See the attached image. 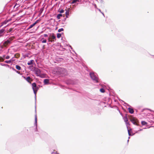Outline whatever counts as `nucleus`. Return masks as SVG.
<instances>
[{
    "label": "nucleus",
    "mask_w": 154,
    "mask_h": 154,
    "mask_svg": "<svg viewBox=\"0 0 154 154\" xmlns=\"http://www.w3.org/2000/svg\"><path fill=\"white\" fill-rule=\"evenodd\" d=\"M31 70L34 72L36 76L41 78H45L46 75L45 74L42 73L41 70L37 68H30Z\"/></svg>",
    "instance_id": "obj_1"
},
{
    "label": "nucleus",
    "mask_w": 154,
    "mask_h": 154,
    "mask_svg": "<svg viewBox=\"0 0 154 154\" xmlns=\"http://www.w3.org/2000/svg\"><path fill=\"white\" fill-rule=\"evenodd\" d=\"M32 88L33 91L35 95V98L36 99V94L37 91L38 89V88L37 86L36 83L35 82L33 83L32 84Z\"/></svg>",
    "instance_id": "obj_2"
},
{
    "label": "nucleus",
    "mask_w": 154,
    "mask_h": 154,
    "mask_svg": "<svg viewBox=\"0 0 154 154\" xmlns=\"http://www.w3.org/2000/svg\"><path fill=\"white\" fill-rule=\"evenodd\" d=\"M90 75L91 79L96 82H99L98 78L96 76L94 72H90Z\"/></svg>",
    "instance_id": "obj_3"
},
{
    "label": "nucleus",
    "mask_w": 154,
    "mask_h": 154,
    "mask_svg": "<svg viewBox=\"0 0 154 154\" xmlns=\"http://www.w3.org/2000/svg\"><path fill=\"white\" fill-rule=\"evenodd\" d=\"M57 72L60 73V74L63 75H66L67 73L66 70L64 68L58 67L57 69Z\"/></svg>",
    "instance_id": "obj_4"
},
{
    "label": "nucleus",
    "mask_w": 154,
    "mask_h": 154,
    "mask_svg": "<svg viewBox=\"0 0 154 154\" xmlns=\"http://www.w3.org/2000/svg\"><path fill=\"white\" fill-rule=\"evenodd\" d=\"M130 120L134 125L137 126L139 125L138 121L135 117L131 116L130 118Z\"/></svg>",
    "instance_id": "obj_5"
},
{
    "label": "nucleus",
    "mask_w": 154,
    "mask_h": 154,
    "mask_svg": "<svg viewBox=\"0 0 154 154\" xmlns=\"http://www.w3.org/2000/svg\"><path fill=\"white\" fill-rule=\"evenodd\" d=\"M49 37L51 40H53L55 42L56 40V37L53 33L50 34Z\"/></svg>",
    "instance_id": "obj_6"
},
{
    "label": "nucleus",
    "mask_w": 154,
    "mask_h": 154,
    "mask_svg": "<svg viewBox=\"0 0 154 154\" xmlns=\"http://www.w3.org/2000/svg\"><path fill=\"white\" fill-rule=\"evenodd\" d=\"M5 31L4 29L0 30V37L3 36Z\"/></svg>",
    "instance_id": "obj_7"
},
{
    "label": "nucleus",
    "mask_w": 154,
    "mask_h": 154,
    "mask_svg": "<svg viewBox=\"0 0 154 154\" xmlns=\"http://www.w3.org/2000/svg\"><path fill=\"white\" fill-rule=\"evenodd\" d=\"M55 59V60H53L54 61V63H58L60 62L63 60V58H54Z\"/></svg>",
    "instance_id": "obj_8"
},
{
    "label": "nucleus",
    "mask_w": 154,
    "mask_h": 154,
    "mask_svg": "<svg viewBox=\"0 0 154 154\" xmlns=\"http://www.w3.org/2000/svg\"><path fill=\"white\" fill-rule=\"evenodd\" d=\"M35 125L36 126V129H35V131H37V115L36 114L35 115Z\"/></svg>",
    "instance_id": "obj_9"
},
{
    "label": "nucleus",
    "mask_w": 154,
    "mask_h": 154,
    "mask_svg": "<svg viewBox=\"0 0 154 154\" xmlns=\"http://www.w3.org/2000/svg\"><path fill=\"white\" fill-rule=\"evenodd\" d=\"M38 20L36 21L33 24H31L30 25L29 27L27 29V30H29V29L32 28L33 26H34L38 22Z\"/></svg>",
    "instance_id": "obj_10"
},
{
    "label": "nucleus",
    "mask_w": 154,
    "mask_h": 154,
    "mask_svg": "<svg viewBox=\"0 0 154 154\" xmlns=\"http://www.w3.org/2000/svg\"><path fill=\"white\" fill-rule=\"evenodd\" d=\"M49 80L47 79H45L44 80V82L45 85H48L49 84Z\"/></svg>",
    "instance_id": "obj_11"
},
{
    "label": "nucleus",
    "mask_w": 154,
    "mask_h": 154,
    "mask_svg": "<svg viewBox=\"0 0 154 154\" xmlns=\"http://www.w3.org/2000/svg\"><path fill=\"white\" fill-rule=\"evenodd\" d=\"M14 60L11 59L10 60H5L4 61V62L8 63H12V62Z\"/></svg>",
    "instance_id": "obj_12"
},
{
    "label": "nucleus",
    "mask_w": 154,
    "mask_h": 154,
    "mask_svg": "<svg viewBox=\"0 0 154 154\" xmlns=\"http://www.w3.org/2000/svg\"><path fill=\"white\" fill-rule=\"evenodd\" d=\"M10 43H11V41L8 39V40H7L6 41H5L4 42V45H8V44H10Z\"/></svg>",
    "instance_id": "obj_13"
},
{
    "label": "nucleus",
    "mask_w": 154,
    "mask_h": 154,
    "mask_svg": "<svg viewBox=\"0 0 154 154\" xmlns=\"http://www.w3.org/2000/svg\"><path fill=\"white\" fill-rule=\"evenodd\" d=\"M128 109L129 112L130 113H131V114H132L134 113V111L133 109L130 108H128Z\"/></svg>",
    "instance_id": "obj_14"
},
{
    "label": "nucleus",
    "mask_w": 154,
    "mask_h": 154,
    "mask_svg": "<svg viewBox=\"0 0 154 154\" xmlns=\"http://www.w3.org/2000/svg\"><path fill=\"white\" fill-rule=\"evenodd\" d=\"M41 41L43 43H46L47 42V40L44 38H41Z\"/></svg>",
    "instance_id": "obj_15"
},
{
    "label": "nucleus",
    "mask_w": 154,
    "mask_h": 154,
    "mask_svg": "<svg viewBox=\"0 0 154 154\" xmlns=\"http://www.w3.org/2000/svg\"><path fill=\"white\" fill-rule=\"evenodd\" d=\"M24 78L26 79V80L29 82L30 83V82L29 81L31 79V78L30 77L28 76L27 77V78H26L25 77H24Z\"/></svg>",
    "instance_id": "obj_16"
},
{
    "label": "nucleus",
    "mask_w": 154,
    "mask_h": 154,
    "mask_svg": "<svg viewBox=\"0 0 154 154\" xmlns=\"http://www.w3.org/2000/svg\"><path fill=\"white\" fill-rule=\"evenodd\" d=\"M65 14H66V18H68V16L69 15V10L66 11V12Z\"/></svg>",
    "instance_id": "obj_17"
},
{
    "label": "nucleus",
    "mask_w": 154,
    "mask_h": 154,
    "mask_svg": "<svg viewBox=\"0 0 154 154\" xmlns=\"http://www.w3.org/2000/svg\"><path fill=\"white\" fill-rule=\"evenodd\" d=\"M62 16V15L61 14H58L57 17V18L58 19H60V17Z\"/></svg>",
    "instance_id": "obj_18"
},
{
    "label": "nucleus",
    "mask_w": 154,
    "mask_h": 154,
    "mask_svg": "<svg viewBox=\"0 0 154 154\" xmlns=\"http://www.w3.org/2000/svg\"><path fill=\"white\" fill-rule=\"evenodd\" d=\"M79 0H72V2H71V4H73L77 2H79Z\"/></svg>",
    "instance_id": "obj_19"
},
{
    "label": "nucleus",
    "mask_w": 154,
    "mask_h": 154,
    "mask_svg": "<svg viewBox=\"0 0 154 154\" xmlns=\"http://www.w3.org/2000/svg\"><path fill=\"white\" fill-rule=\"evenodd\" d=\"M34 62V60H31L29 61L28 63L27 64L28 65H30L32 64V63L33 62Z\"/></svg>",
    "instance_id": "obj_20"
},
{
    "label": "nucleus",
    "mask_w": 154,
    "mask_h": 154,
    "mask_svg": "<svg viewBox=\"0 0 154 154\" xmlns=\"http://www.w3.org/2000/svg\"><path fill=\"white\" fill-rule=\"evenodd\" d=\"M48 40L49 42L52 43L54 42V41L53 40H51V39L49 37L48 39Z\"/></svg>",
    "instance_id": "obj_21"
},
{
    "label": "nucleus",
    "mask_w": 154,
    "mask_h": 154,
    "mask_svg": "<svg viewBox=\"0 0 154 154\" xmlns=\"http://www.w3.org/2000/svg\"><path fill=\"white\" fill-rule=\"evenodd\" d=\"M141 124L143 125H145L147 124V123L146 122L144 121H142L141 122Z\"/></svg>",
    "instance_id": "obj_22"
},
{
    "label": "nucleus",
    "mask_w": 154,
    "mask_h": 154,
    "mask_svg": "<svg viewBox=\"0 0 154 154\" xmlns=\"http://www.w3.org/2000/svg\"><path fill=\"white\" fill-rule=\"evenodd\" d=\"M16 68L18 70H20L21 69L19 65L16 66Z\"/></svg>",
    "instance_id": "obj_23"
},
{
    "label": "nucleus",
    "mask_w": 154,
    "mask_h": 154,
    "mask_svg": "<svg viewBox=\"0 0 154 154\" xmlns=\"http://www.w3.org/2000/svg\"><path fill=\"white\" fill-rule=\"evenodd\" d=\"M100 91L102 93H104L105 92L104 89L103 88H101L100 89Z\"/></svg>",
    "instance_id": "obj_24"
},
{
    "label": "nucleus",
    "mask_w": 154,
    "mask_h": 154,
    "mask_svg": "<svg viewBox=\"0 0 154 154\" xmlns=\"http://www.w3.org/2000/svg\"><path fill=\"white\" fill-rule=\"evenodd\" d=\"M61 36V33H58L57 34V37L58 38H59Z\"/></svg>",
    "instance_id": "obj_25"
},
{
    "label": "nucleus",
    "mask_w": 154,
    "mask_h": 154,
    "mask_svg": "<svg viewBox=\"0 0 154 154\" xmlns=\"http://www.w3.org/2000/svg\"><path fill=\"white\" fill-rule=\"evenodd\" d=\"M124 121L126 123H127V122L128 121V119L126 117H124Z\"/></svg>",
    "instance_id": "obj_26"
},
{
    "label": "nucleus",
    "mask_w": 154,
    "mask_h": 154,
    "mask_svg": "<svg viewBox=\"0 0 154 154\" xmlns=\"http://www.w3.org/2000/svg\"><path fill=\"white\" fill-rule=\"evenodd\" d=\"M63 30H64L63 29V28H61L59 29L58 30V32H61L62 31H63Z\"/></svg>",
    "instance_id": "obj_27"
},
{
    "label": "nucleus",
    "mask_w": 154,
    "mask_h": 154,
    "mask_svg": "<svg viewBox=\"0 0 154 154\" xmlns=\"http://www.w3.org/2000/svg\"><path fill=\"white\" fill-rule=\"evenodd\" d=\"M13 30V28H10L9 30H8V31L9 32H12V31Z\"/></svg>",
    "instance_id": "obj_28"
},
{
    "label": "nucleus",
    "mask_w": 154,
    "mask_h": 154,
    "mask_svg": "<svg viewBox=\"0 0 154 154\" xmlns=\"http://www.w3.org/2000/svg\"><path fill=\"white\" fill-rule=\"evenodd\" d=\"M64 11L63 10V9H62L61 10H60V11H59V12L60 13H63Z\"/></svg>",
    "instance_id": "obj_29"
},
{
    "label": "nucleus",
    "mask_w": 154,
    "mask_h": 154,
    "mask_svg": "<svg viewBox=\"0 0 154 154\" xmlns=\"http://www.w3.org/2000/svg\"><path fill=\"white\" fill-rule=\"evenodd\" d=\"M128 134L129 136H131V134L130 133V130H128Z\"/></svg>",
    "instance_id": "obj_30"
},
{
    "label": "nucleus",
    "mask_w": 154,
    "mask_h": 154,
    "mask_svg": "<svg viewBox=\"0 0 154 154\" xmlns=\"http://www.w3.org/2000/svg\"><path fill=\"white\" fill-rule=\"evenodd\" d=\"M1 65L3 66H8L7 64H6L1 63Z\"/></svg>",
    "instance_id": "obj_31"
},
{
    "label": "nucleus",
    "mask_w": 154,
    "mask_h": 154,
    "mask_svg": "<svg viewBox=\"0 0 154 154\" xmlns=\"http://www.w3.org/2000/svg\"><path fill=\"white\" fill-rule=\"evenodd\" d=\"M51 154H59L57 152H52Z\"/></svg>",
    "instance_id": "obj_32"
},
{
    "label": "nucleus",
    "mask_w": 154,
    "mask_h": 154,
    "mask_svg": "<svg viewBox=\"0 0 154 154\" xmlns=\"http://www.w3.org/2000/svg\"><path fill=\"white\" fill-rule=\"evenodd\" d=\"M33 68H35V67H33L32 66H29V69H30V68L32 69Z\"/></svg>",
    "instance_id": "obj_33"
},
{
    "label": "nucleus",
    "mask_w": 154,
    "mask_h": 154,
    "mask_svg": "<svg viewBox=\"0 0 154 154\" xmlns=\"http://www.w3.org/2000/svg\"><path fill=\"white\" fill-rule=\"evenodd\" d=\"M44 36L45 37H47L48 36V35L47 34H45L44 35Z\"/></svg>",
    "instance_id": "obj_34"
},
{
    "label": "nucleus",
    "mask_w": 154,
    "mask_h": 154,
    "mask_svg": "<svg viewBox=\"0 0 154 154\" xmlns=\"http://www.w3.org/2000/svg\"><path fill=\"white\" fill-rule=\"evenodd\" d=\"M3 59L4 58H0V61L3 60H4Z\"/></svg>",
    "instance_id": "obj_35"
},
{
    "label": "nucleus",
    "mask_w": 154,
    "mask_h": 154,
    "mask_svg": "<svg viewBox=\"0 0 154 154\" xmlns=\"http://www.w3.org/2000/svg\"><path fill=\"white\" fill-rule=\"evenodd\" d=\"M12 58H18V57H17L15 56V55H14V57H12Z\"/></svg>",
    "instance_id": "obj_36"
},
{
    "label": "nucleus",
    "mask_w": 154,
    "mask_h": 154,
    "mask_svg": "<svg viewBox=\"0 0 154 154\" xmlns=\"http://www.w3.org/2000/svg\"><path fill=\"white\" fill-rule=\"evenodd\" d=\"M5 58H9V57L8 56H7Z\"/></svg>",
    "instance_id": "obj_37"
},
{
    "label": "nucleus",
    "mask_w": 154,
    "mask_h": 154,
    "mask_svg": "<svg viewBox=\"0 0 154 154\" xmlns=\"http://www.w3.org/2000/svg\"><path fill=\"white\" fill-rule=\"evenodd\" d=\"M84 1L86 2V0H84Z\"/></svg>",
    "instance_id": "obj_38"
},
{
    "label": "nucleus",
    "mask_w": 154,
    "mask_h": 154,
    "mask_svg": "<svg viewBox=\"0 0 154 154\" xmlns=\"http://www.w3.org/2000/svg\"><path fill=\"white\" fill-rule=\"evenodd\" d=\"M43 31H42V32H41V33H43Z\"/></svg>",
    "instance_id": "obj_39"
},
{
    "label": "nucleus",
    "mask_w": 154,
    "mask_h": 154,
    "mask_svg": "<svg viewBox=\"0 0 154 154\" xmlns=\"http://www.w3.org/2000/svg\"><path fill=\"white\" fill-rule=\"evenodd\" d=\"M102 14H103V16H104V14L103 13H102Z\"/></svg>",
    "instance_id": "obj_40"
},
{
    "label": "nucleus",
    "mask_w": 154,
    "mask_h": 154,
    "mask_svg": "<svg viewBox=\"0 0 154 154\" xmlns=\"http://www.w3.org/2000/svg\"><path fill=\"white\" fill-rule=\"evenodd\" d=\"M36 106H35V109H36ZM35 112H36V109H35Z\"/></svg>",
    "instance_id": "obj_41"
},
{
    "label": "nucleus",
    "mask_w": 154,
    "mask_h": 154,
    "mask_svg": "<svg viewBox=\"0 0 154 154\" xmlns=\"http://www.w3.org/2000/svg\"><path fill=\"white\" fill-rule=\"evenodd\" d=\"M99 11L100 12L101 11H100V9H99Z\"/></svg>",
    "instance_id": "obj_42"
},
{
    "label": "nucleus",
    "mask_w": 154,
    "mask_h": 154,
    "mask_svg": "<svg viewBox=\"0 0 154 154\" xmlns=\"http://www.w3.org/2000/svg\"><path fill=\"white\" fill-rule=\"evenodd\" d=\"M0 58H2V57H0Z\"/></svg>",
    "instance_id": "obj_43"
}]
</instances>
